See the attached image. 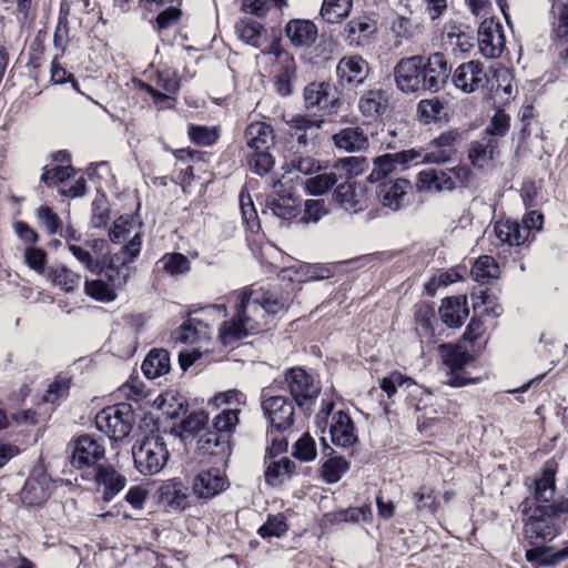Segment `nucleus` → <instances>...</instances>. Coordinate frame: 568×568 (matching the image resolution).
I'll list each match as a JSON object with an SVG mask.
<instances>
[{"mask_svg":"<svg viewBox=\"0 0 568 568\" xmlns=\"http://www.w3.org/2000/svg\"><path fill=\"white\" fill-rule=\"evenodd\" d=\"M239 298L235 316L223 322L219 329L224 345L266 329L275 315L284 314L288 310L287 295L262 287L245 290Z\"/></svg>","mask_w":568,"mask_h":568,"instance_id":"f257e3e1","label":"nucleus"},{"mask_svg":"<svg viewBox=\"0 0 568 568\" xmlns=\"http://www.w3.org/2000/svg\"><path fill=\"white\" fill-rule=\"evenodd\" d=\"M244 138L250 149L247 164L252 172L260 176L270 173L275 164L270 153V148L274 144L272 126L265 122H252L246 126Z\"/></svg>","mask_w":568,"mask_h":568,"instance_id":"f03ea898","label":"nucleus"},{"mask_svg":"<svg viewBox=\"0 0 568 568\" xmlns=\"http://www.w3.org/2000/svg\"><path fill=\"white\" fill-rule=\"evenodd\" d=\"M134 466L144 476L160 473L169 460V450L164 439L159 435L143 438L132 448Z\"/></svg>","mask_w":568,"mask_h":568,"instance_id":"7ed1b4c3","label":"nucleus"},{"mask_svg":"<svg viewBox=\"0 0 568 568\" xmlns=\"http://www.w3.org/2000/svg\"><path fill=\"white\" fill-rule=\"evenodd\" d=\"M524 537L530 545H541L551 541L559 535V526L541 505L527 506L521 510Z\"/></svg>","mask_w":568,"mask_h":568,"instance_id":"20e7f679","label":"nucleus"},{"mask_svg":"<svg viewBox=\"0 0 568 568\" xmlns=\"http://www.w3.org/2000/svg\"><path fill=\"white\" fill-rule=\"evenodd\" d=\"M304 108L321 116L337 114L343 100L337 88L329 82H311L303 90Z\"/></svg>","mask_w":568,"mask_h":568,"instance_id":"39448f33","label":"nucleus"},{"mask_svg":"<svg viewBox=\"0 0 568 568\" xmlns=\"http://www.w3.org/2000/svg\"><path fill=\"white\" fill-rule=\"evenodd\" d=\"M134 422L133 409L130 404L121 403L102 409L95 416L97 428L112 440H122L132 430Z\"/></svg>","mask_w":568,"mask_h":568,"instance_id":"423d86ee","label":"nucleus"},{"mask_svg":"<svg viewBox=\"0 0 568 568\" xmlns=\"http://www.w3.org/2000/svg\"><path fill=\"white\" fill-rule=\"evenodd\" d=\"M396 87L404 93L428 91L423 78V57L413 55L399 60L394 69Z\"/></svg>","mask_w":568,"mask_h":568,"instance_id":"0eeeda50","label":"nucleus"},{"mask_svg":"<svg viewBox=\"0 0 568 568\" xmlns=\"http://www.w3.org/2000/svg\"><path fill=\"white\" fill-rule=\"evenodd\" d=\"M71 445L70 463L78 469L95 466L105 456L103 438L84 434L75 438Z\"/></svg>","mask_w":568,"mask_h":568,"instance_id":"6e6552de","label":"nucleus"},{"mask_svg":"<svg viewBox=\"0 0 568 568\" xmlns=\"http://www.w3.org/2000/svg\"><path fill=\"white\" fill-rule=\"evenodd\" d=\"M285 381L290 394L300 407L312 404L320 393V388L315 385L313 377L303 368H290L285 373Z\"/></svg>","mask_w":568,"mask_h":568,"instance_id":"1a4fd4ad","label":"nucleus"},{"mask_svg":"<svg viewBox=\"0 0 568 568\" xmlns=\"http://www.w3.org/2000/svg\"><path fill=\"white\" fill-rule=\"evenodd\" d=\"M273 192L267 195L266 207L282 219L292 220L301 212L300 200L291 192L285 190L281 180L272 182Z\"/></svg>","mask_w":568,"mask_h":568,"instance_id":"9d476101","label":"nucleus"},{"mask_svg":"<svg viewBox=\"0 0 568 568\" xmlns=\"http://www.w3.org/2000/svg\"><path fill=\"white\" fill-rule=\"evenodd\" d=\"M478 49L487 59L498 58L506 44L503 26L494 19L484 20L478 28Z\"/></svg>","mask_w":568,"mask_h":568,"instance_id":"9b49d317","label":"nucleus"},{"mask_svg":"<svg viewBox=\"0 0 568 568\" xmlns=\"http://www.w3.org/2000/svg\"><path fill=\"white\" fill-rule=\"evenodd\" d=\"M262 408L273 429L284 432L294 423V407L284 396H271L262 400Z\"/></svg>","mask_w":568,"mask_h":568,"instance_id":"f8f14e48","label":"nucleus"},{"mask_svg":"<svg viewBox=\"0 0 568 568\" xmlns=\"http://www.w3.org/2000/svg\"><path fill=\"white\" fill-rule=\"evenodd\" d=\"M443 362L449 369L446 383L453 387H462L468 382L463 377L464 367L471 361L470 354L463 347L452 344L440 346Z\"/></svg>","mask_w":568,"mask_h":568,"instance_id":"ddd939ff","label":"nucleus"},{"mask_svg":"<svg viewBox=\"0 0 568 568\" xmlns=\"http://www.w3.org/2000/svg\"><path fill=\"white\" fill-rule=\"evenodd\" d=\"M450 73L452 65L443 53H433L426 60L423 57V78H425L428 91L438 92L442 90Z\"/></svg>","mask_w":568,"mask_h":568,"instance_id":"4468645a","label":"nucleus"},{"mask_svg":"<svg viewBox=\"0 0 568 568\" xmlns=\"http://www.w3.org/2000/svg\"><path fill=\"white\" fill-rule=\"evenodd\" d=\"M487 80L484 64L475 60L462 63L453 74L454 85L465 93H471L484 88Z\"/></svg>","mask_w":568,"mask_h":568,"instance_id":"2eb2a0df","label":"nucleus"},{"mask_svg":"<svg viewBox=\"0 0 568 568\" xmlns=\"http://www.w3.org/2000/svg\"><path fill=\"white\" fill-rule=\"evenodd\" d=\"M368 73V63L359 55L344 57L336 67L338 83L344 88H356L363 84Z\"/></svg>","mask_w":568,"mask_h":568,"instance_id":"dca6fc26","label":"nucleus"},{"mask_svg":"<svg viewBox=\"0 0 568 568\" xmlns=\"http://www.w3.org/2000/svg\"><path fill=\"white\" fill-rule=\"evenodd\" d=\"M412 184L406 179L388 180L377 186V197L384 207L398 211L405 206Z\"/></svg>","mask_w":568,"mask_h":568,"instance_id":"f3484780","label":"nucleus"},{"mask_svg":"<svg viewBox=\"0 0 568 568\" xmlns=\"http://www.w3.org/2000/svg\"><path fill=\"white\" fill-rule=\"evenodd\" d=\"M229 483L220 469L200 471L193 479L192 489L196 497L210 499L222 493Z\"/></svg>","mask_w":568,"mask_h":568,"instance_id":"a211bd4d","label":"nucleus"},{"mask_svg":"<svg viewBox=\"0 0 568 568\" xmlns=\"http://www.w3.org/2000/svg\"><path fill=\"white\" fill-rule=\"evenodd\" d=\"M272 50L276 53L280 64L274 80L275 90L282 97H290L294 91L296 81V62L287 52H282L274 47H272Z\"/></svg>","mask_w":568,"mask_h":568,"instance_id":"6ab92c4d","label":"nucleus"},{"mask_svg":"<svg viewBox=\"0 0 568 568\" xmlns=\"http://www.w3.org/2000/svg\"><path fill=\"white\" fill-rule=\"evenodd\" d=\"M329 435L332 443L343 448L351 447L357 442L354 423L349 415L343 410L333 415Z\"/></svg>","mask_w":568,"mask_h":568,"instance_id":"aec40b11","label":"nucleus"},{"mask_svg":"<svg viewBox=\"0 0 568 568\" xmlns=\"http://www.w3.org/2000/svg\"><path fill=\"white\" fill-rule=\"evenodd\" d=\"M333 144L336 149L354 153L365 151L369 146L367 134L361 126H347L332 136Z\"/></svg>","mask_w":568,"mask_h":568,"instance_id":"412c9836","label":"nucleus"},{"mask_svg":"<svg viewBox=\"0 0 568 568\" xmlns=\"http://www.w3.org/2000/svg\"><path fill=\"white\" fill-rule=\"evenodd\" d=\"M95 481L103 486V500L113 499L126 485V478L112 466L99 465L95 468Z\"/></svg>","mask_w":568,"mask_h":568,"instance_id":"4be33fe9","label":"nucleus"},{"mask_svg":"<svg viewBox=\"0 0 568 568\" xmlns=\"http://www.w3.org/2000/svg\"><path fill=\"white\" fill-rule=\"evenodd\" d=\"M468 314L465 295L445 298L439 308L440 318L448 327H460Z\"/></svg>","mask_w":568,"mask_h":568,"instance_id":"5701e85b","label":"nucleus"},{"mask_svg":"<svg viewBox=\"0 0 568 568\" xmlns=\"http://www.w3.org/2000/svg\"><path fill=\"white\" fill-rule=\"evenodd\" d=\"M196 448L203 455L214 456L223 460L230 456L231 442L224 438L223 435L215 434L213 429H206L200 434Z\"/></svg>","mask_w":568,"mask_h":568,"instance_id":"b1692460","label":"nucleus"},{"mask_svg":"<svg viewBox=\"0 0 568 568\" xmlns=\"http://www.w3.org/2000/svg\"><path fill=\"white\" fill-rule=\"evenodd\" d=\"M447 170L425 169L417 174L419 189L427 192L453 191L454 183Z\"/></svg>","mask_w":568,"mask_h":568,"instance_id":"393cba45","label":"nucleus"},{"mask_svg":"<svg viewBox=\"0 0 568 568\" xmlns=\"http://www.w3.org/2000/svg\"><path fill=\"white\" fill-rule=\"evenodd\" d=\"M497 148V140L484 134L480 139L470 143L468 159L474 166L481 169L495 158Z\"/></svg>","mask_w":568,"mask_h":568,"instance_id":"a878e982","label":"nucleus"},{"mask_svg":"<svg viewBox=\"0 0 568 568\" xmlns=\"http://www.w3.org/2000/svg\"><path fill=\"white\" fill-rule=\"evenodd\" d=\"M285 33L294 47H310L316 40L317 28L308 20H292L286 24Z\"/></svg>","mask_w":568,"mask_h":568,"instance_id":"bb28decb","label":"nucleus"},{"mask_svg":"<svg viewBox=\"0 0 568 568\" xmlns=\"http://www.w3.org/2000/svg\"><path fill=\"white\" fill-rule=\"evenodd\" d=\"M49 487L47 477H29L20 491V498L26 506L40 505L49 498Z\"/></svg>","mask_w":568,"mask_h":568,"instance_id":"cd10ccee","label":"nucleus"},{"mask_svg":"<svg viewBox=\"0 0 568 568\" xmlns=\"http://www.w3.org/2000/svg\"><path fill=\"white\" fill-rule=\"evenodd\" d=\"M159 498L173 510H184L187 506L186 488L178 479L165 481L159 489Z\"/></svg>","mask_w":568,"mask_h":568,"instance_id":"c85d7f7f","label":"nucleus"},{"mask_svg":"<svg viewBox=\"0 0 568 568\" xmlns=\"http://www.w3.org/2000/svg\"><path fill=\"white\" fill-rule=\"evenodd\" d=\"M333 200L344 210L349 212H358L364 210L362 195L356 192L354 183L344 180L336 184L333 191Z\"/></svg>","mask_w":568,"mask_h":568,"instance_id":"c756f323","label":"nucleus"},{"mask_svg":"<svg viewBox=\"0 0 568 568\" xmlns=\"http://www.w3.org/2000/svg\"><path fill=\"white\" fill-rule=\"evenodd\" d=\"M358 110L365 118H376L383 114L387 109V98L385 91L372 89L364 92L358 100Z\"/></svg>","mask_w":568,"mask_h":568,"instance_id":"7c9ffc66","label":"nucleus"},{"mask_svg":"<svg viewBox=\"0 0 568 568\" xmlns=\"http://www.w3.org/2000/svg\"><path fill=\"white\" fill-rule=\"evenodd\" d=\"M171 359L166 349H152L142 363V372L149 379H155L170 372Z\"/></svg>","mask_w":568,"mask_h":568,"instance_id":"2f4dec72","label":"nucleus"},{"mask_svg":"<svg viewBox=\"0 0 568 568\" xmlns=\"http://www.w3.org/2000/svg\"><path fill=\"white\" fill-rule=\"evenodd\" d=\"M324 124L323 120H315L310 118L308 115H294L292 119L287 121V125L294 132L292 135L296 136L298 144L306 146L308 144L310 139L315 138L313 132L320 130Z\"/></svg>","mask_w":568,"mask_h":568,"instance_id":"473e14b6","label":"nucleus"},{"mask_svg":"<svg viewBox=\"0 0 568 568\" xmlns=\"http://www.w3.org/2000/svg\"><path fill=\"white\" fill-rule=\"evenodd\" d=\"M495 233L498 240L510 246H518L528 240V231L518 221H500L495 224Z\"/></svg>","mask_w":568,"mask_h":568,"instance_id":"72a5a7b5","label":"nucleus"},{"mask_svg":"<svg viewBox=\"0 0 568 568\" xmlns=\"http://www.w3.org/2000/svg\"><path fill=\"white\" fill-rule=\"evenodd\" d=\"M534 546V548L526 550L525 558L536 568L539 566H556L568 559V551H554L551 547L544 546V544Z\"/></svg>","mask_w":568,"mask_h":568,"instance_id":"f704fd0d","label":"nucleus"},{"mask_svg":"<svg viewBox=\"0 0 568 568\" xmlns=\"http://www.w3.org/2000/svg\"><path fill=\"white\" fill-rule=\"evenodd\" d=\"M240 413L241 409L237 407L223 409L213 418L212 429L215 434L223 435L224 438L231 442V437L240 423Z\"/></svg>","mask_w":568,"mask_h":568,"instance_id":"c9c22d12","label":"nucleus"},{"mask_svg":"<svg viewBox=\"0 0 568 568\" xmlns=\"http://www.w3.org/2000/svg\"><path fill=\"white\" fill-rule=\"evenodd\" d=\"M377 28L375 22L366 17H358L352 19L344 28V33L349 42L361 43L363 39H367L369 36L376 32Z\"/></svg>","mask_w":568,"mask_h":568,"instance_id":"e433bc0d","label":"nucleus"},{"mask_svg":"<svg viewBox=\"0 0 568 568\" xmlns=\"http://www.w3.org/2000/svg\"><path fill=\"white\" fill-rule=\"evenodd\" d=\"M49 280L63 290L65 293L75 291L81 281V275L64 265L50 267L48 271Z\"/></svg>","mask_w":568,"mask_h":568,"instance_id":"4c0bfd02","label":"nucleus"},{"mask_svg":"<svg viewBox=\"0 0 568 568\" xmlns=\"http://www.w3.org/2000/svg\"><path fill=\"white\" fill-rule=\"evenodd\" d=\"M142 239L139 233L134 234L130 239L129 243L123 245L119 252L111 254L106 263L115 264L118 266H130V263L134 262L141 252Z\"/></svg>","mask_w":568,"mask_h":568,"instance_id":"58836bf2","label":"nucleus"},{"mask_svg":"<svg viewBox=\"0 0 568 568\" xmlns=\"http://www.w3.org/2000/svg\"><path fill=\"white\" fill-rule=\"evenodd\" d=\"M339 180H343V176L342 174L337 175L336 171L316 174L305 181L304 187L311 195H322L336 185Z\"/></svg>","mask_w":568,"mask_h":568,"instance_id":"ea45409f","label":"nucleus"},{"mask_svg":"<svg viewBox=\"0 0 568 568\" xmlns=\"http://www.w3.org/2000/svg\"><path fill=\"white\" fill-rule=\"evenodd\" d=\"M352 6V0H323L321 16L328 23H338L349 14Z\"/></svg>","mask_w":568,"mask_h":568,"instance_id":"a19ab883","label":"nucleus"},{"mask_svg":"<svg viewBox=\"0 0 568 568\" xmlns=\"http://www.w3.org/2000/svg\"><path fill=\"white\" fill-rule=\"evenodd\" d=\"M445 111V103L438 98L423 99L417 104L418 119L428 124L439 121Z\"/></svg>","mask_w":568,"mask_h":568,"instance_id":"79ce46f5","label":"nucleus"},{"mask_svg":"<svg viewBox=\"0 0 568 568\" xmlns=\"http://www.w3.org/2000/svg\"><path fill=\"white\" fill-rule=\"evenodd\" d=\"M499 266L494 257L483 255L477 258L471 267V276L475 281L487 283L499 276Z\"/></svg>","mask_w":568,"mask_h":568,"instance_id":"37998d69","label":"nucleus"},{"mask_svg":"<svg viewBox=\"0 0 568 568\" xmlns=\"http://www.w3.org/2000/svg\"><path fill=\"white\" fill-rule=\"evenodd\" d=\"M265 480L268 484H275L284 476H290L295 469V463L288 457L266 459Z\"/></svg>","mask_w":568,"mask_h":568,"instance_id":"c03bdc74","label":"nucleus"},{"mask_svg":"<svg viewBox=\"0 0 568 568\" xmlns=\"http://www.w3.org/2000/svg\"><path fill=\"white\" fill-rule=\"evenodd\" d=\"M262 30V24L253 19H242L235 24L239 38L255 48L261 45Z\"/></svg>","mask_w":568,"mask_h":568,"instance_id":"a18cd8bd","label":"nucleus"},{"mask_svg":"<svg viewBox=\"0 0 568 568\" xmlns=\"http://www.w3.org/2000/svg\"><path fill=\"white\" fill-rule=\"evenodd\" d=\"M555 473L544 470L534 481V497L536 501L549 503L555 496Z\"/></svg>","mask_w":568,"mask_h":568,"instance_id":"49530a36","label":"nucleus"},{"mask_svg":"<svg viewBox=\"0 0 568 568\" xmlns=\"http://www.w3.org/2000/svg\"><path fill=\"white\" fill-rule=\"evenodd\" d=\"M368 168V161L363 156H347L337 160L333 169L338 172H343V179L349 180L352 178L358 176Z\"/></svg>","mask_w":568,"mask_h":568,"instance_id":"de8ad7c7","label":"nucleus"},{"mask_svg":"<svg viewBox=\"0 0 568 568\" xmlns=\"http://www.w3.org/2000/svg\"><path fill=\"white\" fill-rule=\"evenodd\" d=\"M84 292L91 298L102 303H110L116 298L115 288L102 280H87L84 282Z\"/></svg>","mask_w":568,"mask_h":568,"instance_id":"09e8293b","label":"nucleus"},{"mask_svg":"<svg viewBox=\"0 0 568 568\" xmlns=\"http://www.w3.org/2000/svg\"><path fill=\"white\" fill-rule=\"evenodd\" d=\"M348 469L349 463L343 457L329 458L322 465V477L326 483L334 484L339 481Z\"/></svg>","mask_w":568,"mask_h":568,"instance_id":"8fccbe9b","label":"nucleus"},{"mask_svg":"<svg viewBox=\"0 0 568 568\" xmlns=\"http://www.w3.org/2000/svg\"><path fill=\"white\" fill-rule=\"evenodd\" d=\"M39 224L45 230L48 235H55L62 229L60 216L49 206H40L36 211Z\"/></svg>","mask_w":568,"mask_h":568,"instance_id":"3c124183","label":"nucleus"},{"mask_svg":"<svg viewBox=\"0 0 568 568\" xmlns=\"http://www.w3.org/2000/svg\"><path fill=\"white\" fill-rule=\"evenodd\" d=\"M374 168L369 175L367 176V181L371 183H375L386 178L388 173L395 170L396 160L394 154H383L374 159Z\"/></svg>","mask_w":568,"mask_h":568,"instance_id":"603ef678","label":"nucleus"},{"mask_svg":"<svg viewBox=\"0 0 568 568\" xmlns=\"http://www.w3.org/2000/svg\"><path fill=\"white\" fill-rule=\"evenodd\" d=\"M416 509L420 514H434L436 510L435 490L428 486H420L413 495Z\"/></svg>","mask_w":568,"mask_h":568,"instance_id":"864d4df0","label":"nucleus"},{"mask_svg":"<svg viewBox=\"0 0 568 568\" xmlns=\"http://www.w3.org/2000/svg\"><path fill=\"white\" fill-rule=\"evenodd\" d=\"M103 271L105 277L108 278V282L115 290L124 287L128 284L129 278L132 274L131 266H118L115 264L110 263H105Z\"/></svg>","mask_w":568,"mask_h":568,"instance_id":"5fc2aeb1","label":"nucleus"},{"mask_svg":"<svg viewBox=\"0 0 568 568\" xmlns=\"http://www.w3.org/2000/svg\"><path fill=\"white\" fill-rule=\"evenodd\" d=\"M287 165L292 171L300 172L304 175L316 174L321 171L320 162L311 155L294 154Z\"/></svg>","mask_w":568,"mask_h":568,"instance_id":"6e6d98bb","label":"nucleus"},{"mask_svg":"<svg viewBox=\"0 0 568 568\" xmlns=\"http://www.w3.org/2000/svg\"><path fill=\"white\" fill-rule=\"evenodd\" d=\"M68 250L92 274L98 275L103 272L102 263L98 260H94L87 248L79 245L69 244Z\"/></svg>","mask_w":568,"mask_h":568,"instance_id":"4d7b16f0","label":"nucleus"},{"mask_svg":"<svg viewBox=\"0 0 568 568\" xmlns=\"http://www.w3.org/2000/svg\"><path fill=\"white\" fill-rule=\"evenodd\" d=\"M181 17V9L178 6H170L158 13L153 27L156 31L161 32L178 24Z\"/></svg>","mask_w":568,"mask_h":568,"instance_id":"13d9d810","label":"nucleus"},{"mask_svg":"<svg viewBox=\"0 0 568 568\" xmlns=\"http://www.w3.org/2000/svg\"><path fill=\"white\" fill-rule=\"evenodd\" d=\"M510 126V118L503 110L496 111L484 134L496 139L506 135Z\"/></svg>","mask_w":568,"mask_h":568,"instance_id":"bf43d9fd","label":"nucleus"},{"mask_svg":"<svg viewBox=\"0 0 568 568\" xmlns=\"http://www.w3.org/2000/svg\"><path fill=\"white\" fill-rule=\"evenodd\" d=\"M189 136L194 143L206 146L217 141L219 133L215 128L192 124L189 126Z\"/></svg>","mask_w":568,"mask_h":568,"instance_id":"052dcab7","label":"nucleus"},{"mask_svg":"<svg viewBox=\"0 0 568 568\" xmlns=\"http://www.w3.org/2000/svg\"><path fill=\"white\" fill-rule=\"evenodd\" d=\"M110 219L108 201L104 196H99L92 202L91 225L94 229L104 227Z\"/></svg>","mask_w":568,"mask_h":568,"instance_id":"680f3d73","label":"nucleus"},{"mask_svg":"<svg viewBox=\"0 0 568 568\" xmlns=\"http://www.w3.org/2000/svg\"><path fill=\"white\" fill-rule=\"evenodd\" d=\"M75 171L72 166H54L51 170H47L41 175V181L48 186L58 185L65 180L71 179Z\"/></svg>","mask_w":568,"mask_h":568,"instance_id":"e2e57ef3","label":"nucleus"},{"mask_svg":"<svg viewBox=\"0 0 568 568\" xmlns=\"http://www.w3.org/2000/svg\"><path fill=\"white\" fill-rule=\"evenodd\" d=\"M294 456L302 462H311L316 457L315 440L308 435H303L294 445Z\"/></svg>","mask_w":568,"mask_h":568,"instance_id":"0e129e2a","label":"nucleus"},{"mask_svg":"<svg viewBox=\"0 0 568 568\" xmlns=\"http://www.w3.org/2000/svg\"><path fill=\"white\" fill-rule=\"evenodd\" d=\"M209 422V415L204 412H196L189 415L182 423L181 428L190 435H199L204 432Z\"/></svg>","mask_w":568,"mask_h":568,"instance_id":"69168bd1","label":"nucleus"},{"mask_svg":"<svg viewBox=\"0 0 568 568\" xmlns=\"http://www.w3.org/2000/svg\"><path fill=\"white\" fill-rule=\"evenodd\" d=\"M163 268L171 275L183 274L190 270V261L181 253H172L162 258Z\"/></svg>","mask_w":568,"mask_h":568,"instance_id":"338daca9","label":"nucleus"},{"mask_svg":"<svg viewBox=\"0 0 568 568\" xmlns=\"http://www.w3.org/2000/svg\"><path fill=\"white\" fill-rule=\"evenodd\" d=\"M552 7L558 9V23L555 29L556 36L568 42V0H551Z\"/></svg>","mask_w":568,"mask_h":568,"instance_id":"774afa93","label":"nucleus"}]
</instances>
